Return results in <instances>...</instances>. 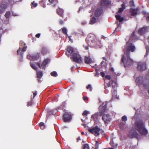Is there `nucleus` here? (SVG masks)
<instances>
[{
    "instance_id": "680f3d73",
    "label": "nucleus",
    "mask_w": 149,
    "mask_h": 149,
    "mask_svg": "<svg viewBox=\"0 0 149 149\" xmlns=\"http://www.w3.org/2000/svg\"><path fill=\"white\" fill-rule=\"evenodd\" d=\"M98 74L97 72L95 74V76H97V77H98Z\"/></svg>"
},
{
    "instance_id": "b1692460",
    "label": "nucleus",
    "mask_w": 149,
    "mask_h": 149,
    "mask_svg": "<svg viewBox=\"0 0 149 149\" xmlns=\"http://www.w3.org/2000/svg\"><path fill=\"white\" fill-rule=\"evenodd\" d=\"M91 16L92 17L91 18V20L90 22V24H93L96 22V19L95 18V17L94 16H93L92 17V15Z\"/></svg>"
},
{
    "instance_id": "de8ad7c7",
    "label": "nucleus",
    "mask_w": 149,
    "mask_h": 149,
    "mask_svg": "<svg viewBox=\"0 0 149 149\" xmlns=\"http://www.w3.org/2000/svg\"><path fill=\"white\" fill-rule=\"evenodd\" d=\"M83 98V100L86 101H87L88 100V99L87 97H84Z\"/></svg>"
},
{
    "instance_id": "bf43d9fd",
    "label": "nucleus",
    "mask_w": 149,
    "mask_h": 149,
    "mask_svg": "<svg viewBox=\"0 0 149 149\" xmlns=\"http://www.w3.org/2000/svg\"><path fill=\"white\" fill-rule=\"evenodd\" d=\"M124 20L126 21V20L124 19V18L123 17H122V22Z\"/></svg>"
},
{
    "instance_id": "473e14b6",
    "label": "nucleus",
    "mask_w": 149,
    "mask_h": 149,
    "mask_svg": "<svg viewBox=\"0 0 149 149\" xmlns=\"http://www.w3.org/2000/svg\"><path fill=\"white\" fill-rule=\"evenodd\" d=\"M62 31L63 33L66 35V36L68 35L67 30L66 28H62Z\"/></svg>"
},
{
    "instance_id": "603ef678",
    "label": "nucleus",
    "mask_w": 149,
    "mask_h": 149,
    "mask_svg": "<svg viewBox=\"0 0 149 149\" xmlns=\"http://www.w3.org/2000/svg\"><path fill=\"white\" fill-rule=\"evenodd\" d=\"M40 36V34L39 33H37L36 35V37L37 38H39Z\"/></svg>"
},
{
    "instance_id": "338daca9",
    "label": "nucleus",
    "mask_w": 149,
    "mask_h": 149,
    "mask_svg": "<svg viewBox=\"0 0 149 149\" xmlns=\"http://www.w3.org/2000/svg\"><path fill=\"white\" fill-rule=\"evenodd\" d=\"M147 19L149 21V16L148 17Z\"/></svg>"
},
{
    "instance_id": "9d476101",
    "label": "nucleus",
    "mask_w": 149,
    "mask_h": 149,
    "mask_svg": "<svg viewBox=\"0 0 149 149\" xmlns=\"http://www.w3.org/2000/svg\"><path fill=\"white\" fill-rule=\"evenodd\" d=\"M64 121L65 122H69L72 119L71 114L68 112H65L63 115Z\"/></svg>"
},
{
    "instance_id": "412c9836",
    "label": "nucleus",
    "mask_w": 149,
    "mask_h": 149,
    "mask_svg": "<svg viewBox=\"0 0 149 149\" xmlns=\"http://www.w3.org/2000/svg\"><path fill=\"white\" fill-rule=\"evenodd\" d=\"M41 52L42 54L44 55L49 53V51L47 47H42Z\"/></svg>"
},
{
    "instance_id": "774afa93",
    "label": "nucleus",
    "mask_w": 149,
    "mask_h": 149,
    "mask_svg": "<svg viewBox=\"0 0 149 149\" xmlns=\"http://www.w3.org/2000/svg\"><path fill=\"white\" fill-rule=\"evenodd\" d=\"M147 75L149 77V72H148Z\"/></svg>"
},
{
    "instance_id": "f03ea898",
    "label": "nucleus",
    "mask_w": 149,
    "mask_h": 149,
    "mask_svg": "<svg viewBox=\"0 0 149 149\" xmlns=\"http://www.w3.org/2000/svg\"><path fill=\"white\" fill-rule=\"evenodd\" d=\"M107 103L104 102L99 107V112L95 113L91 116V118L94 120H97L99 116H101L107 111Z\"/></svg>"
},
{
    "instance_id": "f704fd0d",
    "label": "nucleus",
    "mask_w": 149,
    "mask_h": 149,
    "mask_svg": "<svg viewBox=\"0 0 149 149\" xmlns=\"http://www.w3.org/2000/svg\"><path fill=\"white\" fill-rule=\"evenodd\" d=\"M31 66L32 68L35 70H36L38 69L37 67L33 63L31 64Z\"/></svg>"
},
{
    "instance_id": "2f4dec72",
    "label": "nucleus",
    "mask_w": 149,
    "mask_h": 149,
    "mask_svg": "<svg viewBox=\"0 0 149 149\" xmlns=\"http://www.w3.org/2000/svg\"><path fill=\"white\" fill-rule=\"evenodd\" d=\"M11 13L9 11H7L5 14V17L7 19L8 18L10 15Z\"/></svg>"
},
{
    "instance_id": "e433bc0d",
    "label": "nucleus",
    "mask_w": 149,
    "mask_h": 149,
    "mask_svg": "<svg viewBox=\"0 0 149 149\" xmlns=\"http://www.w3.org/2000/svg\"><path fill=\"white\" fill-rule=\"evenodd\" d=\"M89 147L88 144L84 145L83 149H89Z\"/></svg>"
},
{
    "instance_id": "7c9ffc66",
    "label": "nucleus",
    "mask_w": 149,
    "mask_h": 149,
    "mask_svg": "<svg viewBox=\"0 0 149 149\" xmlns=\"http://www.w3.org/2000/svg\"><path fill=\"white\" fill-rule=\"evenodd\" d=\"M39 126L42 130H44L45 129V126L44 123L43 122H41L39 124Z\"/></svg>"
},
{
    "instance_id": "bb28decb",
    "label": "nucleus",
    "mask_w": 149,
    "mask_h": 149,
    "mask_svg": "<svg viewBox=\"0 0 149 149\" xmlns=\"http://www.w3.org/2000/svg\"><path fill=\"white\" fill-rule=\"evenodd\" d=\"M110 144L114 147H117V144L114 142L113 140H111L109 143Z\"/></svg>"
},
{
    "instance_id": "c03bdc74",
    "label": "nucleus",
    "mask_w": 149,
    "mask_h": 149,
    "mask_svg": "<svg viewBox=\"0 0 149 149\" xmlns=\"http://www.w3.org/2000/svg\"><path fill=\"white\" fill-rule=\"evenodd\" d=\"M111 86L110 83H107L105 87V88L106 89L107 87H109Z\"/></svg>"
},
{
    "instance_id": "aec40b11",
    "label": "nucleus",
    "mask_w": 149,
    "mask_h": 149,
    "mask_svg": "<svg viewBox=\"0 0 149 149\" xmlns=\"http://www.w3.org/2000/svg\"><path fill=\"white\" fill-rule=\"evenodd\" d=\"M56 12L57 14L60 16L62 17L63 18H64V15H63V9L60 8H58L56 10Z\"/></svg>"
},
{
    "instance_id": "72a5a7b5",
    "label": "nucleus",
    "mask_w": 149,
    "mask_h": 149,
    "mask_svg": "<svg viewBox=\"0 0 149 149\" xmlns=\"http://www.w3.org/2000/svg\"><path fill=\"white\" fill-rule=\"evenodd\" d=\"M50 74L51 76L54 77H56L58 75L56 71H53L52 72L50 73Z\"/></svg>"
},
{
    "instance_id": "f257e3e1",
    "label": "nucleus",
    "mask_w": 149,
    "mask_h": 149,
    "mask_svg": "<svg viewBox=\"0 0 149 149\" xmlns=\"http://www.w3.org/2000/svg\"><path fill=\"white\" fill-rule=\"evenodd\" d=\"M135 129L142 135L147 134L148 132L145 127L144 123L141 120H139L135 123Z\"/></svg>"
},
{
    "instance_id": "e2e57ef3",
    "label": "nucleus",
    "mask_w": 149,
    "mask_h": 149,
    "mask_svg": "<svg viewBox=\"0 0 149 149\" xmlns=\"http://www.w3.org/2000/svg\"><path fill=\"white\" fill-rule=\"evenodd\" d=\"M113 148H104V149H113Z\"/></svg>"
},
{
    "instance_id": "052dcab7",
    "label": "nucleus",
    "mask_w": 149,
    "mask_h": 149,
    "mask_svg": "<svg viewBox=\"0 0 149 149\" xmlns=\"http://www.w3.org/2000/svg\"><path fill=\"white\" fill-rule=\"evenodd\" d=\"M102 58L103 59V60H105V61H107V59L105 57H102Z\"/></svg>"
},
{
    "instance_id": "c9c22d12",
    "label": "nucleus",
    "mask_w": 149,
    "mask_h": 149,
    "mask_svg": "<svg viewBox=\"0 0 149 149\" xmlns=\"http://www.w3.org/2000/svg\"><path fill=\"white\" fill-rule=\"evenodd\" d=\"M38 3H35L34 1H33L31 3V7H36L38 6Z\"/></svg>"
},
{
    "instance_id": "ea45409f",
    "label": "nucleus",
    "mask_w": 149,
    "mask_h": 149,
    "mask_svg": "<svg viewBox=\"0 0 149 149\" xmlns=\"http://www.w3.org/2000/svg\"><path fill=\"white\" fill-rule=\"evenodd\" d=\"M32 99L27 104V106L29 107V106H31L32 105V104L33 103V100H32Z\"/></svg>"
},
{
    "instance_id": "58836bf2",
    "label": "nucleus",
    "mask_w": 149,
    "mask_h": 149,
    "mask_svg": "<svg viewBox=\"0 0 149 149\" xmlns=\"http://www.w3.org/2000/svg\"><path fill=\"white\" fill-rule=\"evenodd\" d=\"M127 120V117L125 116H124L122 117V120L123 121L125 122Z\"/></svg>"
},
{
    "instance_id": "6e6d98bb",
    "label": "nucleus",
    "mask_w": 149,
    "mask_h": 149,
    "mask_svg": "<svg viewBox=\"0 0 149 149\" xmlns=\"http://www.w3.org/2000/svg\"><path fill=\"white\" fill-rule=\"evenodd\" d=\"M118 12L119 13H121V8H119Z\"/></svg>"
},
{
    "instance_id": "0e129e2a",
    "label": "nucleus",
    "mask_w": 149,
    "mask_h": 149,
    "mask_svg": "<svg viewBox=\"0 0 149 149\" xmlns=\"http://www.w3.org/2000/svg\"><path fill=\"white\" fill-rule=\"evenodd\" d=\"M104 61H102L101 63V65H102L103 64V63H104Z\"/></svg>"
},
{
    "instance_id": "6e6552de",
    "label": "nucleus",
    "mask_w": 149,
    "mask_h": 149,
    "mask_svg": "<svg viewBox=\"0 0 149 149\" xmlns=\"http://www.w3.org/2000/svg\"><path fill=\"white\" fill-rule=\"evenodd\" d=\"M100 130L97 126H96L92 128L89 129L88 131L92 134H94L95 136H97L100 134L99 132Z\"/></svg>"
},
{
    "instance_id": "1a4fd4ad",
    "label": "nucleus",
    "mask_w": 149,
    "mask_h": 149,
    "mask_svg": "<svg viewBox=\"0 0 149 149\" xmlns=\"http://www.w3.org/2000/svg\"><path fill=\"white\" fill-rule=\"evenodd\" d=\"M115 17L117 20L116 22L117 25V27L116 29L113 33H114L116 31H120V28H121V26L120 25V24H121V16L119 15H115Z\"/></svg>"
},
{
    "instance_id": "13d9d810",
    "label": "nucleus",
    "mask_w": 149,
    "mask_h": 149,
    "mask_svg": "<svg viewBox=\"0 0 149 149\" xmlns=\"http://www.w3.org/2000/svg\"><path fill=\"white\" fill-rule=\"evenodd\" d=\"M49 2L51 3H52L53 2V0H48Z\"/></svg>"
},
{
    "instance_id": "dca6fc26",
    "label": "nucleus",
    "mask_w": 149,
    "mask_h": 149,
    "mask_svg": "<svg viewBox=\"0 0 149 149\" xmlns=\"http://www.w3.org/2000/svg\"><path fill=\"white\" fill-rule=\"evenodd\" d=\"M103 13V10L101 8H99L96 9L95 12V14L96 17L100 16Z\"/></svg>"
},
{
    "instance_id": "8fccbe9b",
    "label": "nucleus",
    "mask_w": 149,
    "mask_h": 149,
    "mask_svg": "<svg viewBox=\"0 0 149 149\" xmlns=\"http://www.w3.org/2000/svg\"><path fill=\"white\" fill-rule=\"evenodd\" d=\"M101 74L102 77H104L105 76V73L104 72H100Z\"/></svg>"
},
{
    "instance_id": "c85d7f7f",
    "label": "nucleus",
    "mask_w": 149,
    "mask_h": 149,
    "mask_svg": "<svg viewBox=\"0 0 149 149\" xmlns=\"http://www.w3.org/2000/svg\"><path fill=\"white\" fill-rule=\"evenodd\" d=\"M129 5L132 8H133L135 7V5L134 3V1L133 0L130 1L129 2Z\"/></svg>"
},
{
    "instance_id": "39448f33",
    "label": "nucleus",
    "mask_w": 149,
    "mask_h": 149,
    "mask_svg": "<svg viewBox=\"0 0 149 149\" xmlns=\"http://www.w3.org/2000/svg\"><path fill=\"white\" fill-rule=\"evenodd\" d=\"M136 50L135 46L132 44H129L127 42L126 44V47L124 50V54L130 55V52H134Z\"/></svg>"
},
{
    "instance_id": "cd10ccee",
    "label": "nucleus",
    "mask_w": 149,
    "mask_h": 149,
    "mask_svg": "<svg viewBox=\"0 0 149 149\" xmlns=\"http://www.w3.org/2000/svg\"><path fill=\"white\" fill-rule=\"evenodd\" d=\"M37 76L38 78L40 79L42 76V72L41 71H37Z\"/></svg>"
},
{
    "instance_id": "c756f323",
    "label": "nucleus",
    "mask_w": 149,
    "mask_h": 149,
    "mask_svg": "<svg viewBox=\"0 0 149 149\" xmlns=\"http://www.w3.org/2000/svg\"><path fill=\"white\" fill-rule=\"evenodd\" d=\"M130 39L134 40H136V37L135 36L134 32L132 34L130 38Z\"/></svg>"
},
{
    "instance_id": "0eeeda50",
    "label": "nucleus",
    "mask_w": 149,
    "mask_h": 149,
    "mask_svg": "<svg viewBox=\"0 0 149 149\" xmlns=\"http://www.w3.org/2000/svg\"><path fill=\"white\" fill-rule=\"evenodd\" d=\"M27 47V46L25 43L23 42H20L19 49L17 51V53L18 54L21 51H22L21 52V55H22L23 54V52L26 51Z\"/></svg>"
},
{
    "instance_id": "a19ab883",
    "label": "nucleus",
    "mask_w": 149,
    "mask_h": 149,
    "mask_svg": "<svg viewBox=\"0 0 149 149\" xmlns=\"http://www.w3.org/2000/svg\"><path fill=\"white\" fill-rule=\"evenodd\" d=\"M89 113V111H87L85 110L83 112V113H82V115L83 116H85L87 114H88Z\"/></svg>"
},
{
    "instance_id": "69168bd1",
    "label": "nucleus",
    "mask_w": 149,
    "mask_h": 149,
    "mask_svg": "<svg viewBox=\"0 0 149 149\" xmlns=\"http://www.w3.org/2000/svg\"><path fill=\"white\" fill-rule=\"evenodd\" d=\"M77 140H80V138L79 137H78L77 139Z\"/></svg>"
},
{
    "instance_id": "20e7f679",
    "label": "nucleus",
    "mask_w": 149,
    "mask_h": 149,
    "mask_svg": "<svg viewBox=\"0 0 149 149\" xmlns=\"http://www.w3.org/2000/svg\"><path fill=\"white\" fill-rule=\"evenodd\" d=\"M129 55L124 54L122 58V62L123 63L125 68L131 65L133 63V61L130 57Z\"/></svg>"
},
{
    "instance_id": "ddd939ff",
    "label": "nucleus",
    "mask_w": 149,
    "mask_h": 149,
    "mask_svg": "<svg viewBox=\"0 0 149 149\" xmlns=\"http://www.w3.org/2000/svg\"><path fill=\"white\" fill-rule=\"evenodd\" d=\"M138 70L140 71H143L146 69V65L145 63L140 62L138 64L137 67Z\"/></svg>"
},
{
    "instance_id": "4d7b16f0",
    "label": "nucleus",
    "mask_w": 149,
    "mask_h": 149,
    "mask_svg": "<svg viewBox=\"0 0 149 149\" xmlns=\"http://www.w3.org/2000/svg\"><path fill=\"white\" fill-rule=\"evenodd\" d=\"M110 70L111 71H114V68H111Z\"/></svg>"
},
{
    "instance_id": "7ed1b4c3",
    "label": "nucleus",
    "mask_w": 149,
    "mask_h": 149,
    "mask_svg": "<svg viewBox=\"0 0 149 149\" xmlns=\"http://www.w3.org/2000/svg\"><path fill=\"white\" fill-rule=\"evenodd\" d=\"M86 42L88 45L91 47H93L97 44V40L94 35L89 34L86 39Z\"/></svg>"
},
{
    "instance_id": "5fc2aeb1",
    "label": "nucleus",
    "mask_w": 149,
    "mask_h": 149,
    "mask_svg": "<svg viewBox=\"0 0 149 149\" xmlns=\"http://www.w3.org/2000/svg\"><path fill=\"white\" fill-rule=\"evenodd\" d=\"M59 23L60 24H63V22L62 20H61L59 21Z\"/></svg>"
},
{
    "instance_id": "4be33fe9",
    "label": "nucleus",
    "mask_w": 149,
    "mask_h": 149,
    "mask_svg": "<svg viewBox=\"0 0 149 149\" xmlns=\"http://www.w3.org/2000/svg\"><path fill=\"white\" fill-rule=\"evenodd\" d=\"M7 7V6L4 4H2L0 6V14H1Z\"/></svg>"
},
{
    "instance_id": "f8f14e48",
    "label": "nucleus",
    "mask_w": 149,
    "mask_h": 149,
    "mask_svg": "<svg viewBox=\"0 0 149 149\" xmlns=\"http://www.w3.org/2000/svg\"><path fill=\"white\" fill-rule=\"evenodd\" d=\"M50 61V59L48 58L45 59L42 63L41 66L40 64L39 63H37L36 64L38 66V67L41 68V67L45 68L46 65Z\"/></svg>"
},
{
    "instance_id": "4c0bfd02",
    "label": "nucleus",
    "mask_w": 149,
    "mask_h": 149,
    "mask_svg": "<svg viewBox=\"0 0 149 149\" xmlns=\"http://www.w3.org/2000/svg\"><path fill=\"white\" fill-rule=\"evenodd\" d=\"M126 8V4L125 3L122 4V12Z\"/></svg>"
},
{
    "instance_id": "79ce46f5",
    "label": "nucleus",
    "mask_w": 149,
    "mask_h": 149,
    "mask_svg": "<svg viewBox=\"0 0 149 149\" xmlns=\"http://www.w3.org/2000/svg\"><path fill=\"white\" fill-rule=\"evenodd\" d=\"M91 85L90 84H89L88 85V86L86 87V88L87 89H90V91H91L92 90V88L91 87Z\"/></svg>"
},
{
    "instance_id": "2eb2a0df",
    "label": "nucleus",
    "mask_w": 149,
    "mask_h": 149,
    "mask_svg": "<svg viewBox=\"0 0 149 149\" xmlns=\"http://www.w3.org/2000/svg\"><path fill=\"white\" fill-rule=\"evenodd\" d=\"M112 89L111 90V92L112 93V98H116L118 99L119 98L118 96H117V91L115 89V86H113Z\"/></svg>"
},
{
    "instance_id": "9b49d317",
    "label": "nucleus",
    "mask_w": 149,
    "mask_h": 149,
    "mask_svg": "<svg viewBox=\"0 0 149 149\" xmlns=\"http://www.w3.org/2000/svg\"><path fill=\"white\" fill-rule=\"evenodd\" d=\"M102 120L104 121L105 123L108 124L111 121V118L109 115L104 114L102 116Z\"/></svg>"
},
{
    "instance_id": "49530a36",
    "label": "nucleus",
    "mask_w": 149,
    "mask_h": 149,
    "mask_svg": "<svg viewBox=\"0 0 149 149\" xmlns=\"http://www.w3.org/2000/svg\"><path fill=\"white\" fill-rule=\"evenodd\" d=\"M148 54H149V48L147 47L146 48V55H147Z\"/></svg>"
},
{
    "instance_id": "a211bd4d",
    "label": "nucleus",
    "mask_w": 149,
    "mask_h": 149,
    "mask_svg": "<svg viewBox=\"0 0 149 149\" xmlns=\"http://www.w3.org/2000/svg\"><path fill=\"white\" fill-rule=\"evenodd\" d=\"M102 7L106 6L111 3V2L108 0H101L100 2Z\"/></svg>"
},
{
    "instance_id": "6ab92c4d",
    "label": "nucleus",
    "mask_w": 149,
    "mask_h": 149,
    "mask_svg": "<svg viewBox=\"0 0 149 149\" xmlns=\"http://www.w3.org/2000/svg\"><path fill=\"white\" fill-rule=\"evenodd\" d=\"M147 30V27H143L141 28L138 31V33L139 34L142 35L145 34Z\"/></svg>"
},
{
    "instance_id": "37998d69",
    "label": "nucleus",
    "mask_w": 149,
    "mask_h": 149,
    "mask_svg": "<svg viewBox=\"0 0 149 149\" xmlns=\"http://www.w3.org/2000/svg\"><path fill=\"white\" fill-rule=\"evenodd\" d=\"M105 78L106 79H108V80H110L111 79V76L109 75H106L105 76Z\"/></svg>"
},
{
    "instance_id": "4468645a",
    "label": "nucleus",
    "mask_w": 149,
    "mask_h": 149,
    "mask_svg": "<svg viewBox=\"0 0 149 149\" xmlns=\"http://www.w3.org/2000/svg\"><path fill=\"white\" fill-rule=\"evenodd\" d=\"M139 134L135 130H132L130 132L129 134V136L131 138H135L136 139H138Z\"/></svg>"
},
{
    "instance_id": "5701e85b",
    "label": "nucleus",
    "mask_w": 149,
    "mask_h": 149,
    "mask_svg": "<svg viewBox=\"0 0 149 149\" xmlns=\"http://www.w3.org/2000/svg\"><path fill=\"white\" fill-rule=\"evenodd\" d=\"M85 63L86 64H89L92 63V59L91 58L87 57L85 56Z\"/></svg>"
},
{
    "instance_id": "423d86ee",
    "label": "nucleus",
    "mask_w": 149,
    "mask_h": 149,
    "mask_svg": "<svg viewBox=\"0 0 149 149\" xmlns=\"http://www.w3.org/2000/svg\"><path fill=\"white\" fill-rule=\"evenodd\" d=\"M71 59L74 62L78 63H81L82 62V58L77 53H74L72 55V57H71Z\"/></svg>"
},
{
    "instance_id": "a18cd8bd",
    "label": "nucleus",
    "mask_w": 149,
    "mask_h": 149,
    "mask_svg": "<svg viewBox=\"0 0 149 149\" xmlns=\"http://www.w3.org/2000/svg\"><path fill=\"white\" fill-rule=\"evenodd\" d=\"M83 46L85 48V50H88L89 49V47L88 45L86 46L85 45H84Z\"/></svg>"
},
{
    "instance_id": "864d4df0",
    "label": "nucleus",
    "mask_w": 149,
    "mask_h": 149,
    "mask_svg": "<svg viewBox=\"0 0 149 149\" xmlns=\"http://www.w3.org/2000/svg\"><path fill=\"white\" fill-rule=\"evenodd\" d=\"M71 36H68V38H69V40L71 41V42H73V40H72L71 38Z\"/></svg>"
},
{
    "instance_id": "09e8293b",
    "label": "nucleus",
    "mask_w": 149,
    "mask_h": 149,
    "mask_svg": "<svg viewBox=\"0 0 149 149\" xmlns=\"http://www.w3.org/2000/svg\"><path fill=\"white\" fill-rule=\"evenodd\" d=\"M37 91H35V92L33 93V98L37 95Z\"/></svg>"
},
{
    "instance_id": "a878e982",
    "label": "nucleus",
    "mask_w": 149,
    "mask_h": 149,
    "mask_svg": "<svg viewBox=\"0 0 149 149\" xmlns=\"http://www.w3.org/2000/svg\"><path fill=\"white\" fill-rule=\"evenodd\" d=\"M67 51L70 54H72L74 52L73 48L71 47H69L67 48Z\"/></svg>"
},
{
    "instance_id": "f3484780",
    "label": "nucleus",
    "mask_w": 149,
    "mask_h": 149,
    "mask_svg": "<svg viewBox=\"0 0 149 149\" xmlns=\"http://www.w3.org/2000/svg\"><path fill=\"white\" fill-rule=\"evenodd\" d=\"M139 8H137L136 9L131 8L130 9V12L131 13V15L134 16L138 14V11H139Z\"/></svg>"
},
{
    "instance_id": "3c124183",
    "label": "nucleus",
    "mask_w": 149,
    "mask_h": 149,
    "mask_svg": "<svg viewBox=\"0 0 149 149\" xmlns=\"http://www.w3.org/2000/svg\"><path fill=\"white\" fill-rule=\"evenodd\" d=\"M140 77H139L136 79V81L137 83H139L140 82L139 80L140 79Z\"/></svg>"
},
{
    "instance_id": "393cba45",
    "label": "nucleus",
    "mask_w": 149,
    "mask_h": 149,
    "mask_svg": "<svg viewBox=\"0 0 149 149\" xmlns=\"http://www.w3.org/2000/svg\"><path fill=\"white\" fill-rule=\"evenodd\" d=\"M39 54L38 53L33 55L32 56V58L34 59H38L39 58Z\"/></svg>"
}]
</instances>
